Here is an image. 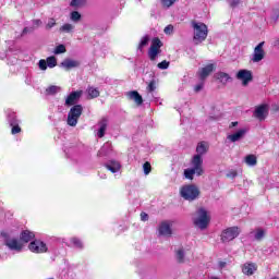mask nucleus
<instances>
[{"label":"nucleus","mask_w":279,"mask_h":279,"mask_svg":"<svg viewBox=\"0 0 279 279\" xmlns=\"http://www.w3.org/2000/svg\"><path fill=\"white\" fill-rule=\"evenodd\" d=\"M186 180H193L194 175H204V159L199 155H194L191 160V168L184 170Z\"/></svg>","instance_id":"1"},{"label":"nucleus","mask_w":279,"mask_h":279,"mask_svg":"<svg viewBox=\"0 0 279 279\" xmlns=\"http://www.w3.org/2000/svg\"><path fill=\"white\" fill-rule=\"evenodd\" d=\"M193 223L198 230H206L210 225V213L205 208H198L193 217Z\"/></svg>","instance_id":"2"},{"label":"nucleus","mask_w":279,"mask_h":279,"mask_svg":"<svg viewBox=\"0 0 279 279\" xmlns=\"http://www.w3.org/2000/svg\"><path fill=\"white\" fill-rule=\"evenodd\" d=\"M194 29L193 41L195 45H199L208 38V26L202 22H192Z\"/></svg>","instance_id":"3"},{"label":"nucleus","mask_w":279,"mask_h":279,"mask_svg":"<svg viewBox=\"0 0 279 279\" xmlns=\"http://www.w3.org/2000/svg\"><path fill=\"white\" fill-rule=\"evenodd\" d=\"M82 112H84V107H82V105H75L70 109L66 119V123L70 128H75V125H77V121H80Z\"/></svg>","instance_id":"4"},{"label":"nucleus","mask_w":279,"mask_h":279,"mask_svg":"<svg viewBox=\"0 0 279 279\" xmlns=\"http://www.w3.org/2000/svg\"><path fill=\"white\" fill-rule=\"evenodd\" d=\"M180 193L181 197L187 202H194V199L199 197V189L195 185H184L181 187Z\"/></svg>","instance_id":"5"},{"label":"nucleus","mask_w":279,"mask_h":279,"mask_svg":"<svg viewBox=\"0 0 279 279\" xmlns=\"http://www.w3.org/2000/svg\"><path fill=\"white\" fill-rule=\"evenodd\" d=\"M241 234V228L239 227H229L221 232V241L222 243H230V241H234Z\"/></svg>","instance_id":"6"},{"label":"nucleus","mask_w":279,"mask_h":279,"mask_svg":"<svg viewBox=\"0 0 279 279\" xmlns=\"http://www.w3.org/2000/svg\"><path fill=\"white\" fill-rule=\"evenodd\" d=\"M28 250L33 254H47L49 252V246H47V243L41 240H33L28 244Z\"/></svg>","instance_id":"7"},{"label":"nucleus","mask_w":279,"mask_h":279,"mask_svg":"<svg viewBox=\"0 0 279 279\" xmlns=\"http://www.w3.org/2000/svg\"><path fill=\"white\" fill-rule=\"evenodd\" d=\"M265 41L259 43L253 50L251 56V62L257 64V62H263L265 60Z\"/></svg>","instance_id":"8"},{"label":"nucleus","mask_w":279,"mask_h":279,"mask_svg":"<svg viewBox=\"0 0 279 279\" xmlns=\"http://www.w3.org/2000/svg\"><path fill=\"white\" fill-rule=\"evenodd\" d=\"M160 47H162V41H160L159 38H154L148 50L149 60L154 61L156 58H158V53H160Z\"/></svg>","instance_id":"9"},{"label":"nucleus","mask_w":279,"mask_h":279,"mask_svg":"<svg viewBox=\"0 0 279 279\" xmlns=\"http://www.w3.org/2000/svg\"><path fill=\"white\" fill-rule=\"evenodd\" d=\"M4 244L11 252H23V242L16 238H7Z\"/></svg>","instance_id":"10"},{"label":"nucleus","mask_w":279,"mask_h":279,"mask_svg":"<svg viewBox=\"0 0 279 279\" xmlns=\"http://www.w3.org/2000/svg\"><path fill=\"white\" fill-rule=\"evenodd\" d=\"M84 92L82 90H75L70 93L66 97H65V104L64 106H66L68 108L71 106H75V104H77V101H80V99L82 98Z\"/></svg>","instance_id":"11"},{"label":"nucleus","mask_w":279,"mask_h":279,"mask_svg":"<svg viewBox=\"0 0 279 279\" xmlns=\"http://www.w3.org/2000/svg\"><path fill=\"white\" fill-rule=\"evenodd\" d=\"M236 78L242 82L243 86H247L253 80L252 72L250 70H240L236 74Z\"/></svg>","instance_id":"12"},{"label":"nucleus","mask_w":279,"mask_h":279,"mask_svg":"<svg viewBox=\"0 0 279 279\" xmlns=\"http://www.w3.org/2000/svg\"><path fill=\"white\" fill-rule=\"evenodd\" d=\"M254 118L258 119V121H265L267 118V105H262L255 108Z\"/></svg>","instance_id":"13"},{"label":"nucleus","mask_w":279,"mask_h":279,"mask_svg":"<svg viewBox=\"0 0 279 279\" xmlns=\"http://www.w3.org/2000/svg\"><path fill=\"white\" fill-rule=\"evenodd\" d=\"M247 134V129H240L238 132L230 134L227 136L228 141L231 143H236L238 141H241Z\"/></svg>","instance_id":"14"},{"label":"nucleus","mask_w":279,"mask_h":279,"mask_svg":"<svg viewBox=\"0 0 279 279\" xmlns=\"http://www.w3.org/2000/svg\"><path fill=\"white\" fill-rule=\"evenodd\" d=\"M62 69L65 71H71V69H77L80 66V61L73 59H65L61 62Z\"/></svg>","instance_id":"15"},{"label":"nucleus","mask_w":279,"mask_h":279,"mask_svg":"<svg viewBox=\"0 0 279 279\" xmlns=\"http://www.w3.org/2000/svg\"><path fill=\"white\" fill-rule=\"evenodd\" d=\"M105 167L111 173H119V171H121V162L117 160H109L107 163H105Z\"/></svg>","instance_id":"16"},{"label":"nucleus","mask_w":279,"mask_h":279,"mask_svg":"<svg viewBox=\"0 0 279 279\" xmlns=\"http://www.w3.org/2000/svg\"><path fill=\"white\" fill-rule=\"evenodd\" d=\"M256 269H258V266L254 263H245L242 266V272L245 274V276H254Z\"/></svg>","instance_id":"17"},{"label":"nucleus","mask_w":279,"mask_h":279,"mask_svg":"<svg viewBox=\"0 0 279 279\" xmlns=\"http://www.w3.org/2000/svg\"><path fill=\"white\" fill-rule=\"evenodd\" d=\"M99 129L97 132V136L98 138H104V136H106V130H108V119L102 118L99 123Z\"/></svg>","instance_id":"18"},{"label":"nucleus","mask_w":279,"mask_h":279,"mask_svg":"<svg viewBox=\"0 0 279 279\" xmlns=\"http://www.w3.org/2000/svg\"><path fill=\"white\" fill-rule=\"evenodd\" d=\"M158 232H159V236H171L172 231L169 222H162L159 226Z\"/></svg>","instance_id":"19"},{"label":"nucleus","mask_w":279,"mask_h":279,"mask_svg":"<svg viewBox=\"0 0 279 279\" xmlns=\"http://www.w3.org/2000/svg\"><path fill=\"white\" fill-rule=\"evenodd\" d=\"M126 96L129 97V99H131V101H135V104L137 106L143 105V96H141V94H138V92H136V90L129 92L126 94Z\"/></svg>","instance_id":"20"},{"label":"nucleus","mask_w":279,"mask_h":279,"mask_svg":"<svg viewBox=\"0 0 279 279\" xmlns=\"http://www.w3.org/2000/svg\"><path fill=\"white\" fill-rule=\"evenodd\" d=\"M215 71V65L213 63L206 65L205 68H202L199 71V77L201 80H206L208 75H210Z\"/></svg>","instance_id":"21"},{"label":"nucleus","mask_w":279,"mask_h":279,"mask_svg":"<svg viewBox=\"0 0 279 279\" xmlns=\"http://www.w3.org/2000/svg\"><path fill=\"white\" fill-rule=\"evenodd\" d=\"M36 238V235L34 234V232L29 231V230H25L21 233V241H23L24 243H29V241H34V239Z\"/></svg>","instance_id":"22"},{"label":"nucleus","mask_w":279,"mask_h":279,"mask_svg":"<svg viewBox=\"0 0 279 279\" xmlns=\"http://www.w3.org/2000/svg\"><path fill=\"white\" fill-rule=\"evenodd\" d=\"M7 119L9 125H16V123H21V120L16 118V113L10 110L7 111Z\"/></svg>","instance_id":"23"},{"label":"nucleus","mask_w":279,"mask_h":279,"mask_svg":"<svg viewBox=\"0 0 279 279\" xmlns=\"http://www.w3.org/2000/svg\"><path fill=\"white\" fill-rule=\"evenodd\" d=\"M110 151H112V144L107 142L104 146L99 149L98 156H110Z\"/></svg>","instance_id":"24"},{"label":"nucleus","mask_w":279,"mask_h":279,"mask_svg":"<svg viewBox=\"0 0 279 279\" xmlns=\"http://www.w3.org/2000/svg\"><path fill=\"white\" fill-rule=\"evenodd\" d=\"M217 80H219V82H221V84H228V82L232 81V77H230V74L226 73V72H218L216 74Z\"/></svg>","instance_id":"25"},{"label":"nucleus","mask_w":279,"mask_h":279,"mask_svg":"<svg viewBox=\"0 0 279 279\" xmlns=\"http://www.w3.org/2000/svg\"><path fill=\"white\" fill-rule=\"evenodd\" d=\"M72 247H75L76 250H84V242L80 240V238H71L70 239V244Z\"/></svg>","instance_id":"26"},{"label":"nucleus","mask_w":279,"mask_h":279,"mask_svg":"<svg viewBox=\"0 0 279 279\" xmlns=\"http://www.w3.org/2000/svg\"><path fill=\"white\" fill-rule=\"evenodd\" d=\"M244 161L247 167H256V165H258V159L256 158V155H247L244 158Z\"/></svg>","instance_id":"27"},{"label":"nucleus","mask_w":279,"mask_h":279,"mask_svg":"<svg viewBox=\"0 0 279 279\" xmlns=\"http://www.w3.org/2000/svg\"><path fill=\"white\" fill-rule=\"evenodd\" d=\"M206 151H208V145L206 144V142H201L196 147V156H199L202 158V156H204Z\"/></svg>","instance_id":"28"},{"label":"nucleus","mask_w":279,"mask_h":279,"mask_svg":"<svg viewBox=\"0 0 279 279\" xmlns=\"http://www.w3.org/2000/svg\"><path fill=\"white\" fill-rule=\"evenodd\" d=\"M86 92L88 94V99H97L100 95L99 89L93 86L87 87Z\"/></svg>","instance_id":"29"},{"label":"nucleus","mask_w":279,"mask_h":279,"mask_svg":"<svg viewBox=\"0 0 279 279\" xmlns=\"http://www.w3.org/2000/svg\"><path fill=\"white\" fill-rule=\"evenodd\" d=\"M62 87L57 85H51L48 88H46V95H58V93H61Z\"/></svg>","instance_id":"30"},{"label":"nucleus","mask_w":279,"mask_h":279,"mask_svg":"<svg viewBox=\"0 0 279 279\" xmlns=\"http://www.w3.org/2000/svg\"><path fill=\"white\" fill-rule=\"evenodd\" d=\"M252 234H254L255 241H263V239H265V230L264 229L258 228L254 232H252Z\"/></svg>","instance_id":"31"},{"label":"nucleus","mask_w":279,"mask_h":279,"mask_svg":"<svg viewBox=\"0 0 279 279\" xmlns=\"http://www.w3.org/2000/svg\"><path fill=\"white\" fill-rule=\"evenodd\" d=\"M148 45H149V35H145L142 37L137 49L140 51H143V48L147 47Z\"/></svg>","instance_id":"32"},{"label":"nucleus","mask_w":279,"mask_h":279,"mask_svg":"<svg viewBox=\"0 0 279 279\" xmlns=\"http://www.w3.org/2000/svg\"><path fill=\"white\" fill-rule=\"evenodd\" d=\"M175 258L178 263H184V248H179L175 251Z\"/></svg>","instance_id":"33"},{"label":"nucleus","mask_w":279,"mask_h":279,"mask_svg":"<svg viewBox=\"0 0 279 279\" xmlns=\"http://www.w3.org/2000/svg\"><path fill=\"white\" fill-rule=\"evenodd\" d=\"M84 3H86V0H72L70 2L71 8H74L75 10H77V8H82V5H84Z\"/></svg>","instance_id":"34"},{"label":"nucleus","mask_w":279,"mask_h":279,"mask_svg":"<svg viewBox=\"0 0 279 279\" xmlns=\"http://www.w3.org/2000/svg\"><path fill=\"white\" fill-rule=\"evenodd\" d=\"M73 29H75V26H73V24H63L60 27V32H64L65 34L73 32Z\"/></svg>","instance_id":"35"},{"label":"nucleus","mask_w":279,"mask_h":279,"mask_svg":"<svg viewBox=\"0 0 279 279\" xmlns=\"http://www.w3.org/2000/svg\"><path fill=\"white\" fill-rule=\"evenodd\" d=\"M70 19H71V21H73V23H78V21H81V19H82V14H80V12H77V11H73L70 14Z\"/></svg>","instance_id":"36"},{"label":"nucleus","mask_w":279,"mask_h":279,"mask_svg":"<svg viewBox=\"0 0 279 279\" xmlns=\"http://www.w3.org/2000/svg\"><path fill=\"white\" fill-rule=\"evenodd\" d=\"M53 53H54L56 56H60V53H66V47L61 44V45H59V46L56 47Z\"/></svg>","instance_id":"37"},{"label":"nucleus","mask_w":279,"mask_h":279,"mask_svg":"<svg viewBox=\"0 0 279 279\" xmlns=\"http://www.w3.org/2000/svg\"><path fill=\"white\" fill-rule=\"evenodd\" d=\"M46 63L49 69H53L58 64V61L56 60V57H48Z\"/></svg>","instance_id":"38"},{"label":"nucleus","mask_w":279,"mask_h":279,"mask_svg":"<svg viewBox=\"0 0 279 279\" xmlns=\"http://www.w3.org/2000/svg\"><path fill=\"white\" fill-rule=\"evenodd\" d=\"M169 64H170L169 61L163 60L157 64V68L160 69V71H165V70L169 69Z\"/></svg>","instance_id":"39"},{"label":"nucleus","mask_w":279,"mask_h":279,"mask_svg":"<svg viewBox=\"0 0 279 279\" xmlns=\"http://www.w3.org/2000/svg\"><path fill=\"white\" fill-rule=\"evenodd\" d=\"M143 171H144L145 175H149V173H151V163H149V161H146L143 165Z\"/></svg>","instance_id":"40"},{"label":"nucleus","mask_w":279,"mask_h":279,"mask_svg":"<svg viewBox=\"0 0 279 279\" xmlns=\"http://www.w3.org/2000/svg\"><path fill=\"white\" fill-rule=\"evenodd\" d=\"M11 133L12 134H21V126L19 125V123L16 124H11Z\"/></svg>","instance_id":"41"},{"label":"nucleus","mask_w":279,"mask_h":279,"mask_svg":"<svg viewBox=\"0 0 279 279\" xmlns=\"http://www.w3.org/2000/svg\"><path fill=\"white\" fill-rule=\"evenodd\" d=\"M38 66L40 71H47V61L45 59L39 60Z\"/></svg>","instance_id":"42"},{"label":"nucleus","mask_w":279,"mask_h":279,"mask_svg":"<svg viewBox=\"0 0 279 279\" xmlns=\"http://www.w3.org/2000/svg\"><path fill=\"white\" fill-rule=\"evenodd\" d=\"M161 3L163 5V8H171V5H173V3H175V0H161Z\"/></svg>","instance_id":"43"},{"label":"nucleus","mask_w":279,"mask_h":279,"mask_svg":"<svg viewBox=\"0 0 279 279\" xmlns=\"http://www.w3.org/2000/svg\"><path fill=\"white\" fill-rule=\"evenodd\" d=\"M163 32L167 36H171V34H173V25L169 24L165 27Z\"/></svg>","instance_id":"44"},{"label":"nucleus","mask_w":279,"mask_h":279,"mask_svg":"<svg viewBox=\"0 0 279 279\" xmlns=\"http://www.w3.org/2000/svg\"><path fill=\"white\" fill-rule=\"evenodd\" d=\"M236 175H239V173L236 172V170H230L227 173V178H230L231 180H234V178H236Z\"/></svg>","instance_id":"45"},{"label":"nucleus","mask_w":279,"mask_h":279,"mask_svg":"<svg viewBox=\"0 0 279 279\" xmlns=\"http://www.w3.org/2000/svg\"><path fill=\"white\" fill-rule=\"evenodd\" d=\"M147 90L148 93H154V90H156V83L154 81H151L148 86H147Z\"/></svg>","instance_id":"46"},{"label":"nucleus","mask_w":279,"mask_h":279,"mask_svg":"<svg viewBox=\"0 0 279 279\" xmlns=\"http://www.w3.org/2000/svg\"><path fill=\"white\" fill-rule=\"evenodd\" d=\"M51 27H56V20L50 19L48 24L46 25L47 29H51Z\"/></svg>","instance_id":"47"},{"label":"nucleus","mask_w":279,"mask_h":279,"mask_svg":"<svg viewBox=\"0 0 279 279\" xmlns=\"http://www.w3.org/2000/svg\"><path fill=\"white\" fill-rule=\"evenodd\" d=\"M202 88H204V83H199L196 86H194V92L199 93V90H202Z\"/></svg>","instance_id":"48"},{"label":"nucleus","mask_w":279,"mask_h":279,"mask_svg":"<svg viewBox=\"0 0 279 279\" xmlns=\"http://www.w3.org/2000/svg\"><path fill=\"white\" fill-rule=\"evenodd\" d=\"M241 0H228L230 3L231 8H236V4L240 3Z\"/></svg>","instance_id":"49"},{"label":"nucleus","mask_w":279,"mask_h":279,"mask_svg":"<svg viewBox=\"0 0 279 279\" xmlns=\"http://www.w3.org/2000/svg\"><path fill=\"white\" fill-rule=\"evenodd\" d=\"M148 219H149V215H147L146 213L141 214V220L142 221H147Z\"/></svg>","instance_id":"50"},{"label":"nucleus","mask_w":279,"mask_h":279,"mask_svg":"<svg viewBox=\"0 0 279 279\" xmlns=\"http://www.w3.org/2000/svg\"><path fill=\"white\" fill-rule=\"evenodd\" d=\"M33 25H34L35 27H39V25H43V21H40V20H34V21H33Z\"/></svg>","instance_id":"51"},{"label":"nucleus","mask_w":279,"mask_h":279,"mask_svg":"<svg viewBox=\"0 0 279 279\" xmlns=\"http://www.w3.org/2000/svg\"><path fill=\"white\" fill-rule=\"evenodd\" d=\"M12 54H13L12 50H9L5 56H0V58H1V59H3V58L10 59V56H12Z\"/></svg>","instance_id":"52"},{"label":"nucleus","mask_w":279,"mask_h":279,"mask_svg":"<svg viewBox=\"0 0 279 279\" xmlns=\"http://www.w3.org/2000/svg\"><path fill=\"white\" fill-rule=\"evenodd\" d=\"M219 267H220V269H223V267H226V262H220Z\"/></svg>","instance_id":"53"},{"label":"nucleus","mask_w":279,"mask_h":279,"mask_svg":"<svg viewBox=\"0 0 279 279\" xmlns=\"http://www.w3.org/2000/svg\"><path fill=\"white\" fill-rule=\"evenodd\" d=\"M17 58L14 57L13 60L11 61V64H16Z\"/></svg>","instance_id":"54"},{"label":"nucleus","mask_w":279,"mask_h":279,"mask_svg":"<svg viewBox=\"0 0 279 279\" xmlns=\"http://www.w3.org/2000/svg\"><path fill=\"white\" fill-rule=\"evenodd\" d=\"M236 125H239V122H232L231 123V128H236Z\"/></svg>","instance_id":"55"},{"label":"nucleus","mask_w":279,"mask_h":279,"mask_svg":"<svg viewBox=\"0 0 279 279\" xmlns=\"http://www.w3.org/2000/svg\"><path fill=\"white\" fill-rule=\"evenodd\" d=\"M27 32H28V28L25 27V28L23 29V34H27Z\"/></svg>","instance_id":"56"},{"label":"nucleus","mask_w":279,"mask_h":279,"mask_svg":"<svg viewBox=\"0 0 279 279\" xmlns=\"http://www.w3.org/2000/svg\"><path fill=\"white\" fill-rule=\"evenodd\" d=\"M209 279H219L218 277H216V276H213V277H210Z\"/></svg>","instance_id":"57"},{"label":"nucleus","mask_w":279,"mask_h":279,"mask_svg":"<svg viewBox=\"0 0 279 279\" xmlns=\"http://www.w3.org/2000/svg\"><path fill=\"white\" fill-rule=\"evenodd\" d=\"M100 178H102V180H106V174H102Z\"/></svg>","instance_id":"58"}]
</instances>
